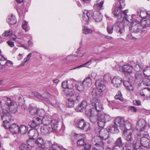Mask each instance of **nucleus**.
<instances>
[{"mask_svg":"<svg viewBox=\"0 0 150 150\" xmlns=\"http://www.w3.org/2000/svg\"><path fill=\"white\" fill-rule=\"evenodd\" d=\"M125 6L124 0H119L113 5L112 9V14L116 17L121 16V9L123 8Z\"/></svg>","mask_w":150,"mask_h":150,"instance_id":"f257e3e1","label":"nucleus"},{"mask_svg":"<svg viewBox=\"0 0 150 150\" xmlns=\"http://www.w3.org/2000/svg\"><path fill=\"white\" fill-rule=\"evenodd\" d=\"M116 126H118L122 130L132 127L131 124L128 121H125L124 118L120 117H116L114 120Z\"/></svg>","mask_w":150,"mask_h":150,"instance_id":"f03ea898","label":"nucleus"},{"mask_svg":"<svg viewBox=\"0 0 150 150\" xmlns=\"http://www.w3.org/2000/svg\"><path fill=\"white\" fill-rule=\"evenodd\" d=\"M114 27L116 30L121 34H123L125 32L124 27L122 23H117L114 25H108L107 27V31L108 34H111L113 33V29Z\"/></svg>","mask_w":150,"mask_h":150,"instance_id":"7ed1b4c3","label":"nucleus"},{"mask_svg":"<svg viewBox=\"0 0 150 150\" xmlns=\"http://www.w3.org/2000/svg\"><path fill=\"white\" fill-rule=\"evenodd\" d=\"M1 109L2 114L1 115V118L2 120H3V125L4 127V125H6V123H9L11 119V116L9 112V110H6L5 105L3 106Z\"/></svg>","mask_w":150,"mask_h":150,"instance_id":"20e7f679","label":"nucleus"},{"mask_svg":"<svg viewBox=\"0 0 150 150\" xmlns=\"http://www.w3.org/2000/svg\"><path fill=\"white\" fill-rule=\"evenodd\" d=\"M132 24L130 30L132 32L141 33L145 31L141 23L137 20H134Z\"/></svg>","mask_w":150,"mask_h":150,"instance_id":"39448f33","label":"nucleus"},{"mask_svg":"<svg viewBox=\"0 0 150 150\" xmlns=\"http://www.w3.org/2000/svg\"><path fill=\"white\" fill-rule=\"evenodd\" d=\"M110 117L108 115L100 112L98 121V126L101 127H103L105 125V123L109 121L110 120Z\"/></svg>","mask_w":150,"mask_h":150,"instance_id":"423d86ee","label":"nucleus"},{"mask_svg":"<svg viewBox=\"0 0 150 150\" xmlns=\"http://www.w3.org/2000/svg\"><path fill=\"white\" fill-rule=\"evenodd\" d=\"M131 127L122 130L123 133L122 136L124 139L127 141H131L132 140V136L134 133V130Z\"/></svg>","mask_w":150,"mask_h":150,"instance_id":"0eeeda50","label":"nucleus"},{"mask_svg":"<svg viewBox=\"0 0 150 150\" xmlns=\"http://www.w3.org/2000/svg\"><path fill=\"white\" fill-rule=\"evenodd\" d=\"M76 125L78 128L85 131L90 129L89 124L86 122L83 119L78 120L76 122Z\"/></svg>","mask_w":150,"mask_h":150,"instance_id":"6e6552de","label":"nucleus"},{"mask_svg":"<svg viewBox=\"0 0 150 150\" xmlns=\"http://www.w3.org/2000/svg\"><path fill=\"white\" fill-rule=\"evenodd\" d=\"M141 137V134L138 133L135 134L133 142V150H138L142 149L140 142V139Z\"/></svg>","mask_w":150,"mask_h":150,"instance_id":"1a4fd4ad","label":"nucleus"},{"mask_svg":"<svg viewBox=\"0 0 150 150\" xmlns=\"http://www.w3.org/2000/svg\"><path fill=\"white\" fill-rule=\"evenodd\" d=\"M90 109L86 101L84 100L76 107L75 110L78 112H81L85 110L86 114H88L89 113V110Z\"/></svg>","mask_w":150,"mask_h":150,"instance_id":"9d476101","label":"nucleus"},{"mask_svg":"<svg viewBox=\"0 0 150 150\" xmlns=\"http://www.w3.org/2000/svg\"><path fill=\"white\" fill-rule=\"evenodd\" d=\"M90 102L92 106V110L100 112L103 110V107L99 99H91Z\"/></svg>","mask_w":150,"mask_h":150,"instance_id":"9b49d317","label":"nucleus"},{"mask_svg":"<svg viewBox=\"0 0 150 150\" xmlns=\"http://www.w3.org/2000/svg\"><path fill=\"white\" fill-rule=\"evenodd\" d=\"M93 109V110L91 108L89 110V119L90 121L93 123H95L97 120L98 121V118H99L100 112H97L96 111H95Z\"/></svg>","mask_w":150,"mask_h":150,"instance_id":"f8f14e48","label":"nucleus"},{"mask_svg":"<svg viewBox=\"0 0 150 150\" xmlns=\"http://www.w3.org/2000/svg\"><path fill=\"white\" fill-rule=\"evenodd\" d=\"M91 143L98 147L104 148V144L102 139L98 136H95L93 137L91 139Z\"/></svg>","mask_w":150,"mask_h":150,"instance_id":"ddd939ff","label":"nucleus"},{"mask_svg":"<svg viewBox=\"0 0 150 150\" xmlns=\"http://www.w3.org/2000/svg\"><path fill=\"white\" fill-rule=\"evenodd\" d=\"M30 112L33 115L37 114L40 117H43L45 115V112L42 109H37V108L31 107L30 108Z\"/></svg>","mask_w":150,"mask_h":150,"instance_id":"4468645a","label":"nucleus"},{"mask_svg":"<svg viewBox=\"0 0 150 150\" xmlns=\"http://www.w3.org/2000/svg\"><path fill=\"white\" fill-rule=\"evenodd\" d=\"M146 122L144 119H139L137 123L136 128L137 130L140 131H144L146 127Z\"/></svg>","mask_w":150,"mask_h":150,"instance_id":"2eb2a0df","label":"nucleus"},{"mask_svg":"<svg viewBox=\"0 0 150 150\" xmlns=\"http://www.w3.org/2000/svg\"><path fill=\"white\" fill-rule=\"evenodd\" d=\"M4 127L6 129H9L10 131L13 133H18L19 127L16 124L14 123L10 125L9 123H7L6 125H4Z\"/></svg>","mask_w":150,"mask_h":150,"instance_id":"dca6fc26","label":"nucleus"},{"mask_svg":"<svg viewBox=\"0 0 150 150\" xmlns=\"http://www.w3.org/2000/svg\"><path fill=\"white\" fill-rule=\"evenodd\" d=\"M119 69L117 70L123 71L125 73L130 74L132 73L133 68L132 66L129 65H125L123 67L119 66Z\"/></svg>","mask_w":150,"mask_h":150,"instance_id":"f3484780","label":"nucleus"},{"mask_svg":"<svg viewBox=\"0 0 150 150\" xmlns=\"http://www.w3.org/2000/svg\"><path fill=\"white\" fill-rule=\"evenodd\" d=\"M42 123L41 119L38 117H33V120L29 123L30 127L34 128Z\"/></svg>","mask_w":150,"mask_h":150,"instance_id":"a211bd4d","label":"nucleus"},{"mask_svg":"<svg viewBox=\"0 0 150 150\" xmlns=\"http://www.w3.org/2000/svg\"><path fill=\"white\" fill-rule=\"evenodd\" d=\"M70 81L75 83V88L78 91H82L86 88L82 82L76 81L73 79H70Z\"/></svg>","mask_w":150,"mask_h":150,"instance_id":"6ab92c4d","label":"nucleus"},{"mask_svg":"<svg viewBox=\"0 0 150 150\" xmlns=\"http://www.w3.org/2000/svg\"><path fill=\"white\" fill-rule=\"evenodd\" d=\"M111 83L113 86L116 88L120 86L122 83V79L118 76L115 77L112 80Z\"/></svg>","mask_w":150,"mask_h":150,"instance_id":"aec40b11","label":"nucleus"},{"mask_svg":"<svg viewBox=\"0 0 150 150\" xmlns=\"http://www.w3.org/2000/svg\"><path fill=\"white\" fill-rule=\"evenodd\" d=\"M79 99L80 96L79 95L70 97L68 99L67 103V105L69 107H73L74 105L75 101L78 100Z\"/></svg>","mask_w":150,"mask_h":150,"instance_id":"412c9836","label":"nucleus"},{"mask_svg":"<svg viewBox=\"0 0 150 150\" xmlns=\"http://www.w3.org/2000/svg\"><path fill=\"white\" fill-rule=\"evenodd\" d=\"M95 85L96 86V89L103 92L105 89L106 87L104 84V82L101 80L96 81Z\"/></svg>","mask_w":150,"mask_h":150,"instance_id":"4be33fe9","label":"nucleus"},{"mask_svg":"<svg viewBox=\"0 0 150 150\" xmlns=\"http://www.w3.org/2000/svg\"><path fill=\"white\" fill-rule=\"evenodd\" d=\"M3 99L5 102L6 104L8 107L7 108L6 107L7 110H9V109L11 108V107L14 105L16 104V102L15 101L6 96L3 97Z\"/></svg>","mask_w":150,"mask_h":150,"instance_id":"5701e85b","label":"nucleus"},{"mask_svg":"<svg viewBox=\"0 0 150 150\" xmlns=\"http://www.w3.org/2000/svg\"><path fill=\"white\" fill-rule=\"evenodd\" d=\"M93 14V11L91 10L87 11H85L83 12L82 18L87 23L91 18Z\"/></svg>","mask_w":150,"mask_h":150,"instance_id":"b1692460","label":"nucleus"},{"mask_svg":"<svg viewBox=\"0 0 150 150\" xmlns=\"http://www.w3.org/2000/svg\"><path fill=\"white\" fill-rule=\"evenodd\" d=\"M140 142L142 146L147 148L150 147V140L147 138H141Z\"/></svg>","mask_w":150,"mask_h":150,"instance_id":"393cba45","label":"nucleus"},{"mask_svg":"<svg viewBox=\"0 0 150 150\" xmlns=\"http://www.w3.org/2000/svg\"><path fill=\"white\" fill-rule=\"evenodd\" d=\"M99 134L102 139L105 140L109 137V133L107 129L103 128L99 131Z\"/></svg>","mask_w":150,"mask_h":150,"instance_id":"a878e982","label":"nucleus"},{"mask_svg":"<svg viewBox=\"0 0 150 150\" xmlns=\"http://www.w3.org/2000/svg\"><path fill=\"white\" fill-rule=\"evenodd\" d=\"M92 95L93 98L91 99H99V98L102 96L103 93L102 92L95 88L93 89Z\"/></svg>","mask_w":150,"mask_h":150,"instance_id":"bb28decb","label":"nucleus"},{"mask_svg":"<svg viewBox=\"0 0 150 150\" xmlns=\"http://www.w3.org/2000/svg\"><path fill=\"white\" fill-rule=\"evenodd\" d=\"M40 130L42 133L43 134H46L52 132V128L49 125H43L41 127Z\"/></svg>","mask_w":150,"mask_h":150,"instance_id":"cd10ccee","label":"nucleus"},{"mask_svg":"<svg viewBox=\"0 0 150 150\" xmlns=\"http://www.w3.org/2000/svg\"><path fill=\"white\" fill-rule=\"evenodd\" d=\"M137 14L142 19L147 18L149 13L144 9H138L137 10Z\"/></svg>","mask_w":150,"mask_h":150,"instance_id":"c85d7f7f","label":"nucleus"},{"mask_svg":"<svg viewBox=\"0 0 150 150\" xmlns=\"http://www.w3.org/2000/svg\"><path fill=\"white\" fill-rule=\"evenodd\" d=\"M92 16L96 22H99L102 19V16L99 11H96L93 12Z\"/></svg>","mask_w":150,"mask_h":150,"instance_id":"c756f323","label":"nucleus"},{"mask_svg":"<svg viewBox=\"0 0 150 150\" xmlns=\"http://www.w3.org/2000/svg\"><path fill=\"white\" fill-rule=\"evenodd\" d=\"M104 0H97L94 5V8L97 10L103 9H104Z\"/></svg>","mask_w":150,"mask_h":150,"instance_id":"7c9ffc66","label":"nucleus"},{"mask_svg":"<svg viewBox=\"0 0 150 150\" xmlns=\"http://www.w3.org/2000/svg\"><path fill=\"white\" fill-rule=\"evenodd\" d=\"M10 36L12 38V40H16V36L15 35H13V32L12 31H6L3 34L2 37L0 36V38H4V37H7L8 36Z\"/></svg>","mask_w":150,"mask_h":150,"instance_id":"2f4dec72","label":"nucleus"},{"mask_svg":"<svg viewBox=\"0 0 150 150\" xmlns=\"http://www.w3.org/2000/svg\"><path fill=\"white\" fill-rule=\"evenodd\" d=\"M100 61V60L99 59H95L93 58H91L90 61L83 64H82L79 66H78L77 67H74L73 69H70V70L75 69L77 68H81V67H87L91 64L92 61L97 62L98 61Z\"/></svg>","mask_w":150,"mask_h":150,"instance_id":"473e14b6","label":"nucleus"},{"mask_svg":"<svg viewBox=\"0 0 150 150\" xmlns=\"http://www.w3.org/2000/svg\"><path fill=\"white\" fill-rule=\"evenodd\" d=\"M140 95L144 97H150V89L144 88L140 90Z\"/></svg>","mask_w":150,"mask_h":150,"instance_id":"72a5a7b5","label":"nucleus"},{"mask_svg":"<svg viewBox=\"0 0 150 150\" xmlns=\"http://www.w3.org/2000/svg\"><path fill=\"white\" fill-rule=\"evenodd\" d=\"M81 136L83 138L78 139L77 142V145L79 147H83L86 144V142L85 141V135L83 134Z\"/></svg>","mask_w":150,"mask_h":150,"instance_id":"f704fd0d","label":"nucleus"},{"mask_svg":"<svg viewBox=\"0 0 150 150\" xmlns=\"http://www.w3.org/2000/svg\"><path fill=\"white\" fill-rule=\"evenodd\" d=\"M86 88L90 86L92 84V80L90 77L88 76L86 77L82 82Z\"/></svg>","mask_w":150,"mask_h":150,"instance_id":"c9c22d12","label":"nucleus"},{"mask_svg":"<svg viewBox=\"0 0 150 150\" xmlns=\"http://www.w3.org/2000/svg\"><path fill=\"white\" fill-rule=\"evenodd\" d=\"M52 128V131L57 129L59 126V121L56 120H53L50 122V124L49 125Z\"/></svg>","mask_w":150,"mask_h":150,"instance_id":"e433bc0d","label":"nucleus"},{"mask_svg":"<svg viewBox=\"0 0 150 150\" xmlns=\"http://www.w3.org/2000/svg\"><path fill=\"white\" fill-rule=\"evenodd\" d=\"M123 84L127 91L131 92H132L134 91V88L129 81H125L123 82Z\"/></svg>","mask_w":150,"mask_h":150,"instance_id":"4c0bfd02","label":"nucleus"},{"mask_svg":"<svg viewBox=\"0 0 150 150\" xmlns=\"http://www.w3.org/2000/svg\"><path fill=\"white\" fill-rule=\"evenodd\" d=\"M123 84L127 91L131 92H132L134 91V88L129 81H125L123 82Z\"/></svg>","mask_w":150,"mask_h":150,"instance_id":"58836bf2","label":"nucleus"},{"mask_svg":"<svg viewBox=\"0 0 150 150\" xmlns=\"http://www.w3.org/2000/svg\"><path fill=\"white\" fill-rule=\"evenodd\" d=\"M28 134L31 139H35L38 136L37 131L34 129H32L29 130Z\"/></svg>","mask_w":150,"mask_h":150,"instance_id":"ea45409f","label":"nucleus"},{"mask_svg":"<svg viewBox=\"0 0 150 150\" xmlns=\"http://www.w3.org/2000/svg\"><path fill=\"white\" fill-rule=\"evenodd\" d=\"M146 19L141 21V23L143 28L144 29L146 28L150 27V18H146Z\"/></svg>","mask_w":150,"mask_h":150,"instance_id":"a19ab883","label":"nucleus"},{"mask_svg":"<svg viewBox=\"0 0 150 150\" xmlns=\"http://www.w3.org/2000/svg\"><path fill=\"white\" fill-rule=\"evenodd\" d=\"M115 98L117 100H119L120 102H119L120 104H123L125 103L126 101L124 100L123 98L122 97V94L121 92L118 91V94L116 95L115 97Z\"/></svg>","mask_w":150,"mask_h":150,"instance_id":"79ce46f5","label":"nucleus"},{"mask_svg":"<svg viewBox=\"0 0 150 150\" xmlns=\"http://www.w3.org/2000/svg\"><path fill=\"white\" fill-rule=\"evenodd\" d=\"M7 21L9 24L11 25L15 24L16 22V20L15 16L13 15L9 16L7 19Z\"/></svg>","mask_w":150,"mask_h":150,"instance_id":"37998d69","label":"nucleus"},{"mask_svg":"<svg viewBox=\"0 0 150 150\" xmlns=\"http://www.w3.org/2000/svg\"><path fill=\"white\" fill-rule=\"evenodd\" d=\"M128 10L127 9L123 11L122 12L123 14L125 15V17L123 18L124 22L127 25H128L130 22H131V19H129V17L130 16H128L127 15V13L128 12Z\"/></svg>","mask_w":150,"mask_h":150,"instance_id":"c03bdc74","label":"nucleus"},{"mask_svg":"<svg viewBox=\"0 0 150 150\" xmlns=\"http://www.w3.org/2000/svg\"><path fill=\"white\" fill-rule=\"evenodd\" d=\"M18 133L22 134H24L26 133L28 130V127L24 125H22L19 127Z\"/></svg>","mask_w":150,"mask_h":150,"instance_id":"a18cd8bd","label":"nucleus"},{"mask_svg":"<svg viewBox=\"0 0 150 150\" xmlns=\"http://www.w3.org/2000/svg\"><path fill=\"white\" fill-rule=\"evenodd\" d=\"M82 30L83 33L85 35L91 34L93 32L91 29L85 26L83 27Z\"/></svg>","mask_w":150,"mask_h":150,"instance_id":"49530a36","label":"nucleus"},{"mask_svg":"<svg viewBox=\"0 0 150 150\" xmlns=\"http://www.w3.org/2000/svg\"><path fill=\"white\" fill-rule=\"evenodd\" d=\"M109 131L112 133H117L118 132L119 130L118 127L113 125H111L108 129Z\"/></svg>","mask_w":150,"mask_h":150,"instance_id":"de8ad7c7","label":"nucleus"},{"mask_svg":"<svg viewBox=\"0 0 150 150\" xmlns=\"http://www.w3.org/2000/svg\"><path fill=\"white\" fill-rule=\"evenodd\" d=\"M47 116H45L43 117L42 119H41L42 121V123H43V125H48L50 124V122L52 120H50L49 117H48Z\"/></svg>","mask_w":150,"mask_h":150,"instance_id":"09e8293b","label":"nucleus"},{"mask_svg":"<svg viewBox=\"0 0 150 150\" xmlns=\"http://www.w3.org/2000/svg\"><path fill=\"white\" fill-rule=\"evenodd\" d=\"M6 60L7 59H5L2 55H0V69L5 68V65L4 64V61Z\"/></svg>","mask_w":150,"mask_h":150,"instance_id":"8fccbe9b","label":"nucleus"},{"mask_svg":"<svg viewBox=\"0 0 150 150\" xmlns=\"http://www.w3.org/2000/svg\"><path fill=\"white\" fill-rule=\"evenodd\" d=\"M115 146H123L124 143L122 142V138L120 137L117 139L115 143Z\"/></svg>","mask_w":150,"mask_h":150,"instance_id":"3c124183","label":"nucleus"},{"mask_svg":"<svg viewBox=\"0 0 150 150\" xmlns=\"http://www.w3.org/2000/svg\"><path fill=\"white\" fill-rule=\"evenodd\" d=\"M67 93L68 95L70 96V97L74 96H75L79 95L78 94L74 93V90L71 88H68L67 89Z\"/></svg>","mask_w":150,"mask_h":150,"instance_id":"603ef678","label":"nucleus"},{"mask_svg":"<svg viewBox=\"0 0 150 150\" xmlns=\"http://www.w3.org/2000/svg\"><path fill=\"white\" fill-rule=\"evenodd\" d=\"M35 143L37 144L39 147H41L44 145V141L42 138H38L35 141Z\"/></svg>","mask_w":150,"mask_h":150,"instance_id":"864d4df0","label":"nucleus"},{"mask_svg":"<svg viewBox=\"0 0 150 150\" xmlns=\"http://www.w3.org/2000/svg\"><path fill=\"white\" fill-rule=\"evenodd\" d=\"M34 139H30L27 141V144L31 147H34L35 146V144H36L35 142Z\"/></svg>","mask_w":150,"mask_h":150,"instance_id":"5fc2aeb1","label":"nucleus"},{"mask_svg":"<svg viewBox=\"0 0 150 150\" xmlns=\"http://www.w3.org/2000/svg\"><path fill=\"white\" fill-rule=\"evenodd\" d=\"M143 72L145 76H148L150 75V67H147L143 70Z\"/></svg>","mask_w":150,"mask_h":150,"instance_id":"6e6d98bb","label":"nucleus"},{"mask_svg":"<svg viewBox=\"0 0 150 150\" xmlns=\"http://www.w3.org/2000/svg\"><path fill=\"white\" fill-rule=\"evenodd\" d=\"M32 55V53H29L27 55V57L26 58H25L23 60V61L22 62H21V63L20 64V66H22L24 65V64L25 63H26L30 59L31 56Z\"/></svg>","mask_w":150,"mask_h":150,"instance_id":"4d7b16f0","label":"nucleus"},{"mask_svg":"<svg viewBox=\"0 0 150 150\" xmlns=\"http://www.w3.org/2000/svg\"><path fill=\"white\" fill-rule=\"evenodd\" d=\"M52 143L50 141H46L44 143L43 146L46 149H48L52 147Z\"/></svg>","mask_w":150,"mask_h":150,"instance_id":"13d9d810","label":"nucleus"},{"mask_svg":"<svg viewBox=\"0 0 150 150\" xmlns=\"http://www.w3.org/2000/svg\"><path fill=\"white\" fill-rule=\"evenodd\" d=\"M35 96L37 97L39 99L41 100H46V101H47L48 100L45 98L43 95H41L39 93H36L35 95Z\"/></svg>","mask_w":150,"mask_h":150,"instance_id":"bf43d9fd","label":"nucleus"},{"mask_svg":"<svg viewBox=\"0 0 150 150\" xmlns=\"http://www.w3.org/2000/svg\"><path fill=\"white\" fill-rule=\"evenodd\" d=\"M73 56L72 55H68L65 57L63 59L64 61H71L73 60Z\"/></svg>","mask_w":150,"mask_h":150,"instance_id":"052dcab7","label":"nucleus"},{"mask_svg":"<svg viewBox=\"0 0 150 150\" xmlns=\"http://www.w3.org/2000/svg\"><path fill=\"white\" fill-rule=\"evenodd\" d=\"M28 23L25 20H24L23 23L22 25V27L23 29H24L25 31H28Z\"/></svg>","mask_w":150,"mask_h":150,"instance_id":"680f3d73","label":"nucleus"},{"mask_svg":"<svg viewBox=\"0 0 150 150\" xmlns=\"http://www.w3.org/2000/svg\"><path fill=\"white\" fill-rule=\"evenodd\" d=\"M111 79V76L109 74H105L104 76V79L106 81H110Z\"/></svg>","mask_w":150,"mask_h":150,"instance_id":"e2e57ef3","label":"nucleus"},{"mask_svg":"<svg viewBox=\"0 0 150 150\" xmlns=\"http://www.w3.org/2000/svg\"><path fill=\"white\" fill-rule=\"evenodd\" d=\"M4 65H5V68H6L7 66L11 67L13 64L12 62L8 60L5 62V60H4Z\"/></svg>","mask_w":150,"mask_h":150,"instance_id":"0e129e2a","label":"nucleus"},{"mask_svg":"<svg viewBox=\"0 0 150 150\" xmlns=\"http://www.w3.org/2000/svg\"><path fill=\"white\" fill-rule=\"evenodd\" d=\"M114 150H124V147L122 146H115L113 147Z\"/></svg>","mask_w":150,"mask_h":150,"instance_id":"69168bd1","label":"nucleus"},{"mask_svg":"<svg viewBox=\"0 0 150 150\" xmlns=\"http://www.w3.org/2000/svg\"><path fill=\"white\" fill-rule=\"evenodd\" d=\"M62 86L64 88H68V81L67 80H65L62 83Z\"/></svg>","mask_w":150,"mask_h":150,"instance_id":"338daca9","label":"nucleus"},{"mask_svg":"<svg viewBox=\"0 0 150 150\" xmlns=\"http://www.w3.org/2000/svg\"><path fill=\"white\" fill-rule=\"evenodd\" d=\"M9 112H11L13 114H15L17 112V110L16 108H11L9 109Z\"/></svg>","mask_w":150,"mask_h":150,"instance_id":"774afa93","label":"nucleus"}]
</instances>
